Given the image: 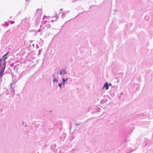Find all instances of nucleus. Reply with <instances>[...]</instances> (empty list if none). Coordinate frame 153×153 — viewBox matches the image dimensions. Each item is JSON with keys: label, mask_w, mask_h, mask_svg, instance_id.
I'll list each match as a JSON object with an SVG mask.
<instances>
[{"label": "nucleus", "mask_w": 153, "mask_h": 153, "mask_svg": "<svg viewBox=\"0 0 153 153\" xmlns=\"http://www.w3.org/2000/svg\"><path fill=\"white\" fill-rule=\"evenodd\" d=\"M8 53H6V54H5V55H4V56H3V57L4 56H6L7 54Z\"/></svg>", "instance_id": "nucleus-9"}, {"label": "nucleus", "mask_w": 153, "mask_h": 153, "mask_svg": "<svg viewBox=\"0 0 153 153\" xmlns=\"http://www.w3.org/2000/svg\"><path fill=\"white\" fill-rule=\"evenodd\" d=\"M66 74V71L64 69H62L60 71V75H64Z\"/></svg>", "instance_id": "nucleus-3"}, {"label": "nucleus", "mask_w": 153, "mask_h": 153, "mask_svg": "<svg viewBox=\"0 0 153 153\" xmlns=\"http://www.w3.org/2000/svg\"><path fill=\"white\" fill-rule=\"evenodd\" d=\"M67 79H68L67 78L65 80L64 78L63 79L62 81L63 82V85H64V84H65V82H66Z\"/></svg>", "instance_id": "nucleus-5"}, {"label": "nucleus", "mask_w": 153, "mask_h": 153, "mask_svg": "<svg viewBox=\"0 0 153 153\" xmlns=\"http://www.w3.org/2000/svg\"><path fill=\"white\" fill-rule=\"evenodd\" d=\"M5 68H0V78L1 77L3 74Z\"/></svg>", "instance_id": "nucleus-2"}, {"label": "nucleus", "mask_w": 153, "mask_h": 153, "mask_svg": "<svg viewBox=\"0 0 153 153\" xmlns=\"http://www.w3.org/2000/svg\"><path fill=\"white\" fill-rule=\"evenodd\" d=\"M109 85L110 86H111L112 85L111 83H109Z\"/></svg>", "instance_id": "nucleus-8"}, {"label": "nucleus", "mask_w": 153, "mask_h": 153, "mask_svg": "<svg viewBox=\"0 0 153 153\" xmlns=\"http://www.w3.org/2000/svg\"><path fill=\"white\" fill-rule=\"evenodd\" d=\"M105 88L106 89V90H107L108 88V82H106L105 84L104 85L103 88Z\"/></svg>", "instance_id": "nucleus-4"}, {"label": "nucleus", "mask_w": 153, "mask_h": 153, "mask_svg": "<svg viewBox=\"0 0 153 153\" xmlns=\"http://www.w3.org/2000/svg\"><path fill=\"white\" fill-rule=\"evenodd\" d=\"M7 57L4 58L3 59H0V68H5L6 67V59Z\"/></svg>", "instance_id": "nucleus-1"}, {"label": "nucleus", "mask_w": 153, "mask_h": 153, "mask_svg": "<svg viewBox=\"0 0 153 153\" xmlns=\"http://www.w3.org/2000/svg\"><path fill=\"white\" fill-rule=\"evenodd\" d=\"M59 86L60 87V88H61V84H59Z\"/></svg>", "instance_id": "nucleus-7"}, {"label": "nucleus", "mask_w": 153, "mask_h": 153, "mask_svg": "<svg viewBox=\"0 0 153 153\" xmlns=\"http://www.w3.org/2000/svg\"><path fill=\"white\" fill-rule=\"evenodd\" d=\"M57 80L56 79H54L53 80V82H57Z\"/></svg>", "instance_id": "nucleus-6"}]
</instances>
